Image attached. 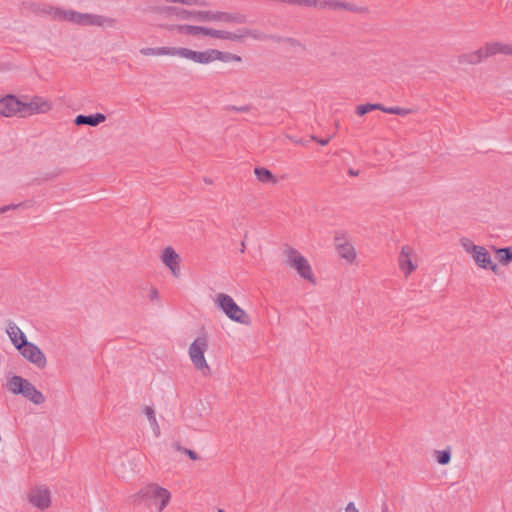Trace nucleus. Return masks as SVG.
<instances>
[{"label": "nucleus", "mask_w": 512, "mask_h": 512, "mask_svg": "<svg viewBox=\"0 0 512 512\" xmlns=\"http://www.w3.org/2000/svg\"><path fill=\"white\" fill-rule=\"evenodd\" d=\"M411 251L409 246H403L399 255V266L406 276L416 269V265L413 264L410 258Z\"/></svg>", "instance_id": "obj_18"}, {"label": "nucleus", "mask_w": 512, "mask_h": 512, "mask_svg": "<svg viewBox=\"0 0 512 512\" xmlns=\"http://www.w3.org/2000/svg\"><path fill=\"white\" fill-rule=\"evenodd\" d=\"M381 512H389V507H388V504L386 502L382 503Z\"/></svg>", "instance_id": "obj_47"}, {"label": "nucleus", "mask_w": 512, "mask_h": 512, "mask_svg": "<svg viewBox=\"0 0 512 512\" xmlns=\"http://www.w3.org/2000/svg\"><path fill=\"white\" fill-rule=\"evenodd\" d=\"M17 114L24 116V102L14 95H6L0 99V115L12 117Z\"/></svg>", "instance_id": "obj_10"}, {"label": "nucleus", "mask_w": 512, "mask_h": 512, "mask_svg": "<svg viewBox=\"0 0 512 512\" xmlns=\"http://www.w3.org/2000/svg\"><path fill=\"white\" fill-rule=\"evenodd\" d=\"M183 453L186 454L191 460H198L199 459L198 454L195 451L191 450V449L183 448Z\"/></svg>", "instance_id": "obj_40"}, {"label": "nucleus", "mask_w": 512, "mask_h": 512, "mask_svg": "<svg viewBox=\"0 0 512 512\" xmlns=\"http://www.w3.org/2000/svg\"><path fill=\"white\" fill-rule=\"evenodd\" d=\"M174 447L177 451H181L183 453V448L178 442L174 443Z\"/></svg>", "instance_id": "obj_48"}, {"label": "nucleus", "mask_w": 512, "mask_h": 512, "mask_svg": "<svg viewBox=\"0 0 512 512\" xmlns=\"http://www.w3.org/2000/svg\"><path fill=\"white\" fill-rule=\"evenodd\" d=\"M383 112L387 113V114L406 116V115L410 114L412 112V110L394 106V107H385V109H383Z\"/></svg>", "instance_id": "obj_33"}, {"label": "nucleus", "mask_w": 512, "mask_h": 512, "mask_svg": "<svg viewBox=\"0 0 512 512\" xmlns=\"http://www.w3.org/2000/svg\"><path fill=\"white\" fill-rule=\"evenodd\" d=\"M218 512H224L222 509H219Z\"/></svg>", "instance_id": "obj_51"}, {"label": "nucleus", "mask_w": 512, "mask_h": 512, "mask_svg": "<svg viewBox=\"0 0 512 512\" xmlns=\"http://www.w3.org/2000/svg\"><path fill=\"white\" fill-rule=\"evenodd\" d=\"M208 348V340L205 335L198 336L189 347V356L197 370H200L203 375H208L211 372L209 365L205 359V351Z\"/></svg>", "instance_id": "obj_5"}, {"label": "nucleus", "mask_w": 512, "mask_h": 512, "mask_svg": "<svg viewBox=\"0 0 512 512\" xmlns=\"http://www.w3.org/2000/svg\"><path fill=\"white\" fill-rule=\"evenodd\" d=\"M461 245L464 250L472 255L475 264L484 270H491L494 274H499V267L492 261L489 251L480 245L473 244L469 239H461Z\"/></svg>", "instance_id": "obj_3"}, {"label": "nucleus", "mask_w": 512, "mask_h": 512, "mask_svg": "<svg viewBox=\"0 0 512 512\" xmlns=\"http://www.w3.org/2000/svg\"><path fill=\"white\" fill-rule=\"evenodd\" d=\"M21 355L37 368H44L47 364L46 357L41 349L28 340L17 349Z\"/></svg>", "instance_id": "obj_9"}, {"label": "nucleus", "mask_w": 512, "mask_h": 512, "mask_svg": "<svg viewBox=\"0 0 512 512\" xmlns=\"http://www.w3.org/2000/svg\"><path fill=\"white\" fill-rule=\"evenodd\" d=\"M341 6L342 5V1H338V0H322L319 2V7L320 8H330V9H333V10H337V9H341Z\"/></svg>", "instance_id": "obj_35"}, {"label": "nucleus", "mask_w": 512, "mask_h": 512, "mask_svg": "<svg viewBox=\"0 0 512 512\" xmlns=\"http://www.w3.org/2000/svg\"><path fill=\"white\" fill-rule=\"evenodd\" d=\"M348 174H349L350 176H358V175H359V170H354V169L350 168V169L348 170Z\"/></svg>", "instance_id": "obj_46"}, {"label": "nucleus", "mask_w": 512, "mask_h": 512, "mask_svg": "<svg viewBox=\"0 0 512 512\" xmlns=\"http://www.w3.org/2000/svg\"><path fill=\"white\" fill-rule=\"evenodd\" d=\"M383 109H385V106L380 103H366L358 105L356 107V113L359 116H364L365 114L373 110H380L383 112Z\"/></svg>", "instance_id": "obj_29"}, {"label": "nucleus", "mask_w": 512, "mask_h": 512, "mask_svg": "<svg viewBox=\"0 0 512 512\" xmlns=\"http://www.w3.org/2000/svg\"><path fill=\"white\" fill-rule=\"evenodd\" d=\"M27 381V379L21 376L14 375L7 381L6 387L14 395H21Z\"/></svg>", "instance_id": "obj_22"}, {"label": "nucleus", "mask_w": 512, "mask_h": 512, "mask_svg": "<svg viewBox=\"0 0 512 512\" xmlns=\"http://www.w3.org/2000/svg\"><path fill=\"white\" fill-rule=\"evenodd\" d=\"M335 246L339 256L348 262H353L356 258V252L354 247L345 241L343 234L336 233L335 235Z\"/></svg>", "instance_id": "obj_13"}, {"label": "nucleus", "mask_w": 512, "mask_h": 512, "mask_svg": "<svg viewBox=\"0 0 512 512\" xmlns=\"http://www.w3.org/2000/svg\"><path fill=\"white\" fill-rule=\"evenodd\" d=\"M163 52L169 53V56H179L199 64L205 65L213 62L212 49H207L205 51H195L189 48L175 47L172 50H166Z\"/></svg>", "instance_id": "obj_8"}, {"label": "nucleus", "mask_w": 512, "mask_h": 512, "mask_svg": "<svg viewBox=\"0 0 512 512\" xmlns=\"http://www.w3.org/2000/svg\"><path fill=\"white\" fill-rule=\"evenodd\" d=\"M115 469L118 477L125 478V469L123 463L121 464L120 467H116Z\"/></svg>", "instance_id": "obj_44"}, {"label": "nucleus", "mask_w": 512, "mask_h": 512, "mask_svg": "<svg viewBox=\"0 0 512 512\" xmlns=\"http://www.w3.org/2000/svg\"><path fill=\"white\" fill-rule=\"evenodd\" d=\"M148 297L151 301H156L159 299V293H158V290L154 287H151L149 289V294H148Z\"/></svg>", "instance_id": "obj_41"}, {"label": "nucleus", "mask_w": 512, "mask_h": 512, "mask_svg": "<svg viewBox=\"0 0 512 512\" xmlns=\"http://www.w3.org/2000/svg\"><path fill=\"white\" fill-rule=\"evenodd\" d=\"M52 108V103L40 96H34L29 102H24V115L27 111L30 114L45 113Z\"/></svg>", "instance_id": "obj_14"}, {"label": "nucleus", "mask_w": 512, "mask_h": 512, "mask_svg": "<svg viewBox=\"0 0 512 512\" xmlns=\"http://www.w3.org/2000/svg\"><path fill=\"white\" fill-rule=\"evenodd\" d=\"M485 57V54H483L482 49H478L476 51L470 52V53H463L458 56V63L459 64H478L482 61V59Z\"/></svg>", "instance_id": "obj_23"}, {"label": "nucleus", "mask_w": 512, "mask_h": 512, "mask_svg": "<svg viewBox=\"0 0 512 512\" xmlns=\"http://www.w3.org/2000/svg\"><path fill=\"white\" fill-rule=\"evenodd\" d=\"M168 2L171 3H181L184 5H198V6H207V3L205 1L201 0H169Z\"/></svg>", "instance_id": "obj_36"}, {"label": "nucleus", "mask_w": 512, "mask_h": 512, "mask_svg": "<svg viewBox=\"0 0 512 512\" xmlns=\"http://www.w3.org/2000/svg\"><path fill=\"white\" fill-rule=\"evenodd\" d=\"M21 395L35 405L42 404L45 401L43 394L29 381L26 382L25 389Z\"/></svg>", "instance_id": "obj_19"}, {"label": "nucleus", "mask_w": 512, "mask_h": 512, "mask_svg": "<svg viewBox=\"0 0 512 512\" xmlns=\"http://www.w3.org/2000/svg\"><path fill=\"white\" fill-rule=\"evenodd\" d=\"M162 261L163 263L171 270L174 276H178L180 272L179 266V255L172 247H166L162 253Z\"/></svg>", "instance_id": "obj_15"}, {"label": "nucleus", "mask_w": 512, "mask_h": 512, "mask_svg": "<svg viewBox=\"0 0 512 512\" xmlns=\"http://www.w3.org/2000/svg\"><path fill=\"white\" fill-rule=\"evenodd\" d=\"M175 29L177 30V32H179L181 34L192 35V36H197L200 34L205 35V32H206V27L187 25V24L176 25Z\"/></svg>", "instance_id": "obj_24"}, {"label": "nucleus", "mask_w": 512, "mask_h": 512, "mask_svg": "<svg viewBox=\"0 0 512 512\" xmlns=\"http://www.w3.org/2000/svg\"><path fill=\"white\" fill-rule=\"evenodd\" d=\"M251 109H252L251 105H243V106L229 105V106H227V110L241 112V113L248 112Z\"/></svg>", "instance_id": "obj_38"}, {"label": "nucleus", "mask_w": 512, "mask_h": 512, "mask_svg": "<svg viewBox=\"0 0 512 512\" xmlns=\"http://www.w3.org/2000/svg\"><path fill=\"white\" fill-rule=\"evenodd\" d=\"M29 502L38 509H47L51 504L49 489L45 486L35 487L29 494Z\"/></svg>", "instance_id": "obj_11"}, {"label": "nucleus", "mask_w": 512, "mask_h": 512, "mask_svg": "<svg viewBox=\"0 0 512 512\" xmlns=\"http://www.w3.org/2000/svg\"><path fill=\"white\" fill-rule=\"evenodd\" d=\"M105 120L106 116L102 113H95L90 115L79 114L75 117L74 124L77 126L88 125L91 127H96Z\"/></svg>", "instance_id": "obj_17"}, {"label": "nucleus", "mask_w": 512, "mask_h": 512, "mask_svg": "<svg viewBox=\"0 0 512 512\" xmlns=\"http://www.w3.org/2000/svg\"><path fill=\"white\" fill-rule=\"evenodd\" d=\"M6 332L16 349L27 341L25 333L13 321L8 322Z\"/></svg>", "instance_id": "obj_16"}, {"label": "nucleus", "mask_w": 512, "mask_h": 512, "mask_svg": "<svg viewBox=\"0 0 512 512\" xmlns=\"http://www.w3.org/2000/svg\"><path fill=\"white\" fill-rule=\"evenodd\" d=\"M497 53L512 55V45L502 44L500 42L488 43L485 46V57L493 56Z\"/></svg>", "instance_id": "obj_21"}, {"label": "nucleus", "mask_w": 512, "mask_h": 512, "mask_svg": "<svg viewBox=\"0 0 512 512\" xmlns=\"http://www.w3.org/2000/svg\"><path fill=\"white\" fill-rule=\"evenodd\" d=\"M245 247H246V246H245V242H244V241H242V242H241V252H244V251H245Z\"/></svg>", "instance_id": "obj_49"}, {"label": "nucleus", "mask_w": 512, "mask_h": 512, "mask_svg": "<svg viewBox=\"0 0 512 512\" xmlns=\"http://www.w3.org/2000/svg\"><path fill=\"white\" fill-rule=\"evenodd\" d=\"M175 47H156V48H146V49H142L141 52L144 54V55H156V56H159V55H169V53H164L162 51H166V50H172L174 49Z\"/></svg>", "instance_id": "obj_32"}, {"label": "nucleus", "mask_w": 512, "mask_h": 512, "mask_svg": "<svg viewBox=\"0 0 512 512\" xmlns=\"http://www.w3.org/2000/svg\"><path fill=\"white\" fill-rule=\"evenodd\" d=\"M144 413L148 418V421L152 427L155 436L158 437L160 435V427L157 423L154 409L150 406H145Z\"/></svg>", "instance_id": "obj_30"}, {"label": "nucleus", "mask_w": 512, "mask_h": 512, "mask_svg": "<svg viewBox=\"0 0 512 512\" xmlns=\"http://www.w3.org/2000/svg\"><path fill=\"white\" fill-rule=\"evenodd\" d=\"M451 460V451L450 449H444L441 451H436V461L440 465H447Z\"/></svg>", "instance_id": "obj_31"}, {"label": "nucleus", "mask_w": 512, "mask_h": 512, "mask_svg": "<svg viewBox=\"0 0 512 512\" xmlns=\"http://www.w3.org/2000/svg\"><path fill=\"white\" fill-rule=\"evenodd\" d=\"M493 251L495 252L499 262L506 266L512 262V246L497 248L493 246Z\"/></svg>", "instance_id": "obj_26"}, {"label": "nucleus", "mask_w": 512, "mask_h": 512, "mask_svg": "<svg viewBox=\"0 0 512 512\" xmlns=\"http://www.w3.org/2000/svg\"><path fill=\"white\" fill-rule=\"evenodd\" d=\"M345 512H359V510L356 508L354 502H349L345 507Z\"/></svg>", "instance_id": "obj_43"}, {"label": "nucleus", "mask_w": 512, "mask_h": 512, "mask_svg": "<svg viewBox=\"0 0 512 512\" xmlns=\"http://www.w3.org/2000/svg\"><path fill=\"white\" fill-rule=\"evenodd\" d=\"M342 5L343 6H341V9H345V10H348V11H357V7L354 4L342 1Z\"/></svg>", "instance_id": "obj_42"}, {"label": "nucleus", "mask_w": 512, "mask_h": 512, "mask_svg": "<svg viewBox=\"0 0 512 512\" xmlns=\"http://www.w3.org/2000/svg\"><path fill=\"white\" fill-rule=\"evenodd\" d=\"M205 35L213 37V38L230 40V41H236V38H237L236 32H229V31H225V30H216V29L208 28V27H206Z\"/></svg>", "instance_id": "obj_27"}, {"label": "nucleus", "mask_w": 512, "mask_h": 512, "mask_svg": "<svg viewBox=\"0 0 512 512\" xmlns=\"http://www.w3.org/2000/svg\"><path fill=\"white\" fill-rule=\"evenodd\" d=\"M216 307L221 310L230 320L243 325H250V316L225 293H219L214 300Z\"/></svg>", "instance_id": "obj_2"}, {"label": "nucleus", "mask_w": 512, "mask_h": 512, "mask_svg": "<svg viewBox=\"0 0 512 512\" xmlns=\"http://www.w3.org/2000/svg\"><path fill=\"white\" fill-rule=\"evenodd\" d=\"M67 22L81 26L113 27L115 20L102 15L81 13L75 10H69Z\"/></svg>", "instance_id": "obj_6"}, {"label": "nucleus", "mask_w": 512, "mask_h": 512, "mask_svg": "<svg viewBox=\"0 0 512 512\" xmlns=\"http://www.w3.org/2000/svg\"><path fill=\"white\" fill-rule=\"evenodd\" d=\"M312 139L317 141L321 146H325L329 143L330 141V138H325V139H318L317 137L315 136H312Z\"/></svg>", "instance_id": "obj_45"}, {"label": "nucleus", "mask_w": 512, "mask_h": 512, "mask_svg": "<svg viewBox=\"0 0 512 512\" xmlns=\"http://www.w3.org/2000/svg\"><path fill=\"white\" fill-rule=\"evenodd\" d=\"M168 15H175L181 20H197V21H222L227 23L244 24L247 17L241 13H228L222 11H190L184 8L170 6L166 9Z\"/></svg>", "instance_id": "obj_1"}, {"label": "nucleus", "mask_w": 512, "mask_h": 512, "mask_svg": "<svg viewBox=\"0 0 512 512\" xmlns=\"http://www.w3.org/2000/svg\"><path fill=\"white\" fill-rule=\"evenodd\" d=\"M236 42H241L245 37H251L255 40L267 41V34L257 30V29H249V28H239L236 31Z\"/></svg>", "instance_id": "obj_20"}, {"label": "nucleus", "mask_w": 512, "mask_h": 512, "mask_svg": "<svg viewBox=\"0 0 512 512\" xmlns=\"http://www.w3.org/2000/svg\"><path fill=\"white\" fill-rule=\"evenodd\" d=\"M34 11L40 16H47L53 20L67 21L69 10L54 7L49 4L34 5Z\"/></svg>", "instance_id": "obj_12"}, {"label": "nucleus", "mask_w": 512, "mask_h": 512, "mask_svg": "<svg viewBox=\"0 0 512 512\" xmlns=\"http://www.w3.org/2000/svg\"><path fill=\"white\" fill-rule=\"evenodd\" d=\"M166 1L168 2L169 0H166Z\"/></svg>", "instance_id": "obj_52"}, {"label": "nucleus", "mask_w": 512, "mask_h": 512, "mask_svg": "<svg viewBox=\"0 0 512 512\" xmlns=\"http://www.w3.org/2000/svg\"><path fill=\"white\" fill-rule=\"evenodd\" d=\"M268 36V40H271V41H274V42H288L289 44H291L292 46H299L300 45V42L294 38H291V37H282V36H277V35H272V34H267Z\"/></svg>", "instance_id": "obj_34"}, {"label": "nucleus", "mask_w": 512, "mask_h": 512, "mask_svg": "<svg viewBox=\"0 0 512 512\" xmlns=\"http://www.w3.org/2000/svg\"><path fill=\"white\" fill-rule=\"evenodd\" d=\"M22 205H23L22 203H19V204H9V205L2 206L0 208V214L6 213L10 210H15V209L21 207Z\"/></svg>", "instance_id": "obj_39"}, {"label": "nucleus", "mask_w": 512, "mask_h": 512, "mask_svg": "<svg viewBox=\"0 0 512 512\" xmlns=\"http://www.w3.org/2000/svg\"><path fill=\"white\" fill-rule=\"evenodd\" d=\"M293 5L303 6V7H315L319 6L318 0H294Z\"/></svg>", "instance_id": "obj_37"}, {"label": "nucleus", "mask_w": 512, "mask_h": 512, "mask_svg": "<svg viewBox=\"0 0 512 512\" xmlns=\"http://www.w3.org/2000/svg\"><path fill=\"white\" fill-rule=\"evenodd\" d=\"M204 181H205V183H207V184H212V180H211V179L204 178Z\"/></svg>", "instance_id": "obj_50"}, {"label": "nucleus", "mask_w": 512, "mask_h": 512, "mask_svg": "<svg viewBox=\"0 0 512 512\" xmlns=\"http://www.w3.org/2000/svg\"><path fill=\"white\" fill-rule=\"evenodd\" d=\"M145 500L148 505L156 504L159 500V512H161L170 501V492L158 486L157 484H150L142 488L136 495L134 501Z\"/></svg>", "instance_id": "obj_4"}, {"label": "nucleus", "mask_w": 512, "mask_h": 512, "mask_svg": "<svg viewBox=\"0 0 512 512\" xmlns=\"http://www.w3.org/2000/svg\"><path fill=\"white\" fill-rule=\"evenodd\" d=\"M213 61L219 60L222 62H241V56L230 52H223L217 49H212Z\"/></svg>", "instance_id": "obj_25"}, {"label": "nucleus", "mask_w": 512, "mask_h": 512, "mask_svg": "<svg viewBox=\"0 0 512 512\" xmlns=\"http://www.w3.org/2000/svg\"><path fill=\"white\" fill-rule=\"evenodd\" d=\"M285 254L287 258L286 264L294 268L303 279L314 283V275L308 260L292 247L287 248Z\"/></svg>", "instance_id": "obj_7"}, {"label": "nucleus", "mask_w": 512, "mask_h": 512, "mask_svg": "<svg viewBox=\"0 0 512 512\" xmlns=\"http://www.w3.org/2000/svg\"><path fill=\"white\" fill-rule=\"evenodd\" d=\"M254 173L257 177V179L262 183H276L277 179L273 175V173L264 167H256L254 169Z\"/></svg>", "instance_id": "obj_28"}]
</instances>
